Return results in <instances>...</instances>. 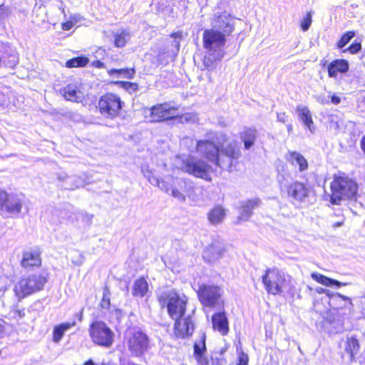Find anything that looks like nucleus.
Masks as SVG:
<instances>
[{"label":"nucleus","instance_id":"obj_34","mask_svg":"<svg viewBox=\"0 0 365 365\" xmlns=\"http://www.w3.org/2000/svg\"><path fill=\"white\" fill-rule=\"evenodd\" d=\"M225 215L226 213L224 208L218 205L215 207L209 212L207 217L212 224L217 225L222 222L225 217Z\"/></svg>","mask_w":365,"mask_h":365},{"label":"nucleus","instance_id":"obj_46","mask_svg":"<svg viewBox=\"0 0 365 365\" xmlns=\"http://www.w3.org/2000/svg\"><path fill=\"white\" fill-rule=\"evenodd\" d=\"M316 292L319 294H322V293L326 294V297L324 299H323L326 302L327 301V299H329V297H330V295L331 294V292H332L330 290L326 289L322 287L316 288Z\"/></svg>","mask_w":365,"mask_h":365},{"label":"nucleus","instance_id":"obj_19","mask_svg":"<svg viewBox=\"0 0 365 365\" xmlns=\"http://www.w3.org/2000/svg\"><path fill=\"white\" fill-rule=\"evenodd\" d=\"M287 192L292 199L302 202L308 197L309 189L305 184L296 181L289 185Z\"/></svg>","mask_w":365,"mask_h":365},{"label":"nucleus","instance_id":"obj_57","mask_svg":"<svg viewBox=\"0 0 365 365\" xmlns=\"http://www.w3.org/2000/svg\"><path fill=\"white\" fill-rule=\"evenodd\" d=\"M59 9H61V12L64 14V16H66L64 7L61 6Z\"/></svg>","mask_w":365,"mask_h":365},{"label":"nucleus","instance_id":"obj_28","mask_svg":"<svg viewBox=\"0 0 365 365\" xmlns=\"http://www.w3.org/2000/svg\"><path fill=\"white\" fill-rule=\"evenodd\" d=\"M292 165L299 167L300 172L304 171L308 168V163L305 158L299 153L296 151L289 152L288 156L287 157Z\"/></svg>","mask_w":365,"mask_h":365},{"label":"nucleus","instance_id":"obj_51","mask_svg":"<svg viewBox=\"0 0 365 365\" xmlns=\"http://www.w3.org/2000/svg\"><path fill=\"white\" fill-rule=\"evenodd\" d=\"M331 103L334 105H338L341 103V98L339 96L332 95L331 97Z\"/></svg>","mask_w":365,"mask_h":365},{"label":"nucleus","instance_id":"obj_56","mask_svg":"<svg viewBox=\"0 0 365 365\" xmlns=\"http://www.w3.org/2000/svg\"><path fill=\"white\" fill-rule=\"evenodd\" d=\"M281 178L282 176H278V181L279 182L280 185L282 186V185H284L283 182L281 180Z\"/></svg>","mask_w":365,"mask_h":365},{"label":"nucleus","instance_id":"obj_52","mask_svg":"<svg viewBox=\"0 0 365 365\" xmlns=\"http://www.w3.org/2000/svg\"><path fill=\"white\" fill-rule=\"evenodd\" d=\"M191 117L190 114H185L180 116V122L189 121Z\"/></svg>","mask_w":365,"mask_h":365},{"label":"nucleus","instance_id":"obj_53","mask_svg":"<svg viewBox=\"0 0 365 365\" xmlns=\"http://www.w3.org/2000/svg\"><path fill=\"white\" fill-rule=\"evenodd\" d=\"M94 65L96 68H103L104 67V63L100 61H97L96 62H94Z\"/></svg>","mask_w":365,"mask_h":365},{"label":"nucleus","instance_id":"obj_48","mask_svg":"<svg viewBox=\"0 0 365 365\" xmlns=\"http://www.w3.org/2000/svg\"><path fill=\"white\" fill-rule=\"evenodd\" d=\"M74 26L73 21H67L61 24V29L63 31H68Z\"/></svg>","mask_w":365,"mask_h":365},{"label":"nucleus","instance_id":"obj_3","mask_svg":"<svg viewBox=\"0 0 365 365\" xmlns=\"http://www.w3.org/2000/svg\"><path fill=\"white\" fill-rule=\"evenodd\" d=\"M162 307H166L172 319H178L185 315L187 299L185 294H180L175 290L162 292L158 297Z\"/></svg>","mask_w":365,"mask_h":365},{"label":"nucleus","instance_id":"obj_35","mask_svg":"<svg viewBox=\"0 0 365 365\" xmlns=\"http://www.w3.org/2000/svg\"><path fill=\"white\" fill-rule=\"evenodd\" d=\"M142 173L151 185L158 186L161 190L168 192V188L165 187V182L164 180H160L157 177L153 175L151 171L148 168L143 167Z\"/></svg>","mask_w":365,"mask_h":365},{"label":"nucleus","instance_id":"obj_36","mask_svg":"<svg viewBox=\"0 0 365 365\" xmlns=\"http://www.w3.org/2000/svg\"><path fill=\"white\" fill-rule=\"evenodd\" d=\"M114 44L118 48L124 47L130 38V34L126 30H120L113 34Z\"/></svg>","mask_w":365,"mask_h":365},{"label":"nucleus","instance_id":"obj_58","mask_svg":"<svg viewBox=\"0 0 365 365\" xmlns=\"http://www.w3.org/2000/svg\"><path fill=\"white\" fill-rule=\"evenodd\" d=\"M2 329H3V327L1 324H0V332L2 331Z\"/></svg>","mask_w":365,"mask_h":365},{"label":"nucleus","instance_id":"obj_14","mask_svg":"<svg viewBox=\"0 0 365 365\" xmlns=\"http://www.w3.org/2000/svg\"><path fill=\"white\" fill-rule=\"evenodd\" d=\"M150 121L160 122L179 116L178 108L168 103L159 104L150 110Z\"/></svg>","mask_w":365,"mask_h":365},{"label":"nucleus","instance_id":"obj_49","mask_svg":"<svg viewBox=\"0 0 365 365\" xmlns=\"http://www.w3.org/2000/svg\"><path fill=\"white\" fill-rule=\"evenodd\" d=\"M277 120L281 123H285L287 120V115L285 113H277Z\"/></svg>","mask_w":365,"mask_h":365},{"label":"nucleus","instance_id":"obj_20","mask_svg":"<svg viewBox=\"0 0 365 365\" xmlns=\"http://www.w3.org/2000/svg\"><path fill=\"white\" fill-rule=\"evenodd\" d=\"M60 93L67 101L73 102H81L83 98V94L81 87L76 83H71L60 90Z\"/></svg>","mask_w":365,"mask_h":365},{"label":"nucleus","instance_id":"obj_54","mask_svg":"<svg viewBox=\"0 0 365 365\" xmlns=\"http://www.w3.org/2000/svg\"><path fill=\"white\" fill-rule=\"evenodd\" d=\"M361 148L364 153H365V135L361 140Z\"/></svg>","mask_w":365,"mask_h":365},{"label":"nucleus","instance_id":"obj_43","mask_svg":"<svg viewBox=\"0 0 365 365\" xmlns=\"http://www.w3.org/2000/svg\"><path fill=\"white\" fill-rule=\"evenodd\" d=\"M361 48V43L359 42H354L348 48L344 49L342 51L343 53L349 51L351 53L354 54L356 53L358 51H359Z\"/></svg>","mask_w":365,"mask_h":365},{"label":"nucleus","instance_id":"obj_22","mask_svg":"<svg viewBox=\"0 0 365 365\" xmlns=\"http://www.w3.org/2000/svg\"><path fill=\"white\" fill-rule=\"evenodd\" d=\"M224 252L225 249L222 245L213 244L203 251L202 257L207 262L214 263L223 256Z\"/></svg>","mask_w":365,"mask_h":365},{"label":"nucleus","instance_id":"obj_26","mask_svg":"<svg viewBox=\"0 0 365 365\" xmlns=\"http://www.w3.org/2000/svg\"><path fill=\"white\" fill-rule=\"evenodd\" d=\"M58 179L63 182V187L67 190H74L85 185V180L77 175L68 176L66 175H59Z\"/></svg>","mask_w":365,"mask_h":365},{"label":"nucleus","instance_id":"obj_21","mask_svg":"<svg viewBox=\"0 0 365 365\" xmlns=\"http://www.w3.org/2000/svg\"><path fill=\"white\" fill-rule=\"evenodd\" d=\"M329 307L334 309L347 308L350 309L352 307L351 299L339 293L331 292V294L327 301Z\"/></svg>","mask_w":365,"mask_h":365},{"label":"nucleus","instance_id":"obj_23","mask_svg":"<svg viewBox=\"0 0 365 365\" xmlns=\"http://www.w3.org/2000/svg\"><path fill=\"white\" fill-rule=\"evenodd\" d=\"M297 112L299 120L302 122L303 125L310 131L311 133L315 132V127L312 120L311 111L308 107L299 105L297 107Z\"/></svg>","mask_w":365,"mask_h":365},{"label":"nucleus","instance_id":"obj_33","mask_svg":"<svg viewBox=\"0 0 365 365\" xmlns=\"http://www.w3.org/2000/svg\"><path fill=\"white\" fill-rule=\"evenodd\" d=\"M311 277L314 280L327 287L336 286L339 287L347 284L346 283H341L336 279L327 277L317 272L312 273Z\"/></svg>","mask_w":365,"mask_h":365},{"label":"nucleus","instance_id":"obj_11","mask_svg":"<svg viewBox=\"0 0 365 365\" xmlns=\"http://www.w3.org/2000/svg\"><path fill=\"white\" fill-rule=\"evenodd\" d=\"M197 295L203 306L215 307L220 304L222 290L217 286L202 284L199 286Z\"/></svg>","mask_w":365,"mask_h":365},{"label":"nucleus","instance_id":"obj_24","mask_svg":"<svg viewBox=\"0 0 365 365\" xmlns=\"http://www.w3.org/2000/svg\"><path fill=\"white\" fill-rule=\"evenodd\" d=\"M41 264L40 254L37 250H29L23 253L21 264L24 268L38 267Z\"/></svg>","mask_w":365,"mask_h":365},{"label":"nucleus","instance_id":"obj_45","mask_svg":"<svg viewBox=\"0 0 365 365\" xmlns=\"http://www.w3.org/2000/svg\"><path fill=\"white\" fill-rule=\"evenodd\" d=\"M248 361L249 358L247 354L242 351L239 354L237 365H247Z\"/></svg>","mask_w":365,"mask_h":365},{"label":"nucleus","instance_id":"obj_17","mask_svg":"<svg viewBox=\"0 0 365 365\" xmlns=\"http://www.w3.org/2000/svg\"><path fill=\"white\" fill-rule=\"evenodd\" d=\"M173 319L175 321L174 332L176 337L184 339L192 334L195 325L191 315Z\"/></svg>","mask_w":365,"mask_h":365},{"label":"nucleus","instance_id":"obj_9","mask_svg":"<svg viewBox=\"0 0 365 365\" xmlns=\"http://www.w3.org/2000/svg\"><path fill=\"white\" fill-rule=\"evenodd\" d=\"M122 104L123 102L118 96L108 93L101 97L98 101V108L103 115L113 118L119 114Z\"/></svg>","mask_w":365,"mask_h":365},{"label":"nucleus","instance_id":"obj_15","mask_svg":"<svg viewBox=\"0 0 365 365\" xmlns=\"http://www.w3.org/2000/svg\"><path fill=\"white\" fill-rule=\"evenodd\" d=\"M165 187L168 188V191L171 190L172 196L180 202H184L185 197L190 196L193 189L192 182L182 178H173V185L168 186L165 182Z\"/></svg>","mask_w":365,"mask_h":365},{"label":"nucleus","instance_id":"obj_2","mask_svg":"<svg viewBox=\"0 0 365 365\" xmlns=\"http://www.w3.org/2000/svg\"><path fill=\"white\" fill-rule=\"evenodd\" d=\"M330 202L339 205L342 200H355L358 192V184L344 173L334 174L330 185Z\"/></svg>","mask_w":365,"mask_h":365},{"label":"nucleus","instance_id":"obj_18","mask_svg":"<svg viewBox=\"0 0 365 365\" xmlns=\"http://www.w3.org/2000/svg\"><path fill=\"white\" fill-rule=\"evenodd\" d=\"M206 336L202 333L200 339L194 344V357L198 365H210V360L206 355Z\"/></svg>","mask_w":365,"mask_h":365},{"label":"nucleus","instance_id":"obj_7","mask_svg":"<svg viewBox=\"0 0 365 365\" xmlns=\"http://www.w3.org/2000/svg\"><path fill=\"white\" fill-rule=\"evenodd\" d=\"M89 334L92 341L100 346L109 348L113 343L114 333L103 322H93L90 326Z\"/></svg>","mask_w":365,"mask_h":365},{"label":"nucleus","instance_id":"obj_37","mask_svg":"<svg viewBox=\"0 0 365 365\" xmlns=\"http://www.w3.org/2000/svg\"><path fill=\"white\" fill-rule=\"evenodd\" d=\"M359 349V344L358 340L354 336L348 338L346 342L345 350L347 353L350 354L351 358L358 352Z\"/></svg>","mask_w":365,"mask_h":365},{"label":"nucleus","instance_id":"obj_55","mask_svg":"<svg viewBox=\"0 0 365 365\" xmlns=\"http://www.w3.org/2000/svg\"><path fill=\"white\" fill-rule=\"evenodd\" d=\"M287 128L289 133H291L292 130V125L288 124L287 125Z\"/></svg>","mask_w":365,"mask_h":365},{"label":"nucleus","instance_id":"obj_32","mask_svg":"<svg viewBox=\"0 0 365 365\" xmlns=\"http://www.w3.org/2000/svg\"><path fill=\"white\" fill-rule=\"evenodd\" d=\"M148 290V283L144 278L141 277L134 282L132 294L135 297H143L147 294Z\"/></svg>","mask_w":365,"mask_h":365},{"label":"nucleus","instance_id":"obj_50","mask_svg":"<svg viewBox=\"0 0 365 365\" xmlns=\"http://www.w3.org/2000/svg\"><path fill=\"white\" fill-rule=\"evenodd\" d=\"M82 19V16L79 14H73L70 17V21H73V24L75 25L78 22L81 21Z\"/></svg>","mask_w":365,"mask_h":365},{"label":"nucleus","instance_id":"obj_25","mask_svg":"<svg viewBox=\"0 0 365 365\" xmlns=\"http://www.w3.org/2000/svg\"><path fill=\"white\" fill-rule=\"evenodd\" d=\"M212 322L213 329L218 331L222 335H226L228 333V320L225 312L215 314L212 317Z\"/></svg>","mask_w":365,"mask_h":365},{"label":"nucleus","instance_id":"obj_1","mask_svg":"<svg viewBox=\"0 0 365 365\" xmlns=\"http://www.w3.org/2000/svg\"><path fill=\"white\" fill-rule=\"evenodd\" d=\"M226 37L227 36L215 29H210L204 31L202 41L205 54L203 66L207 70H214L217 63L224 57Z\"/></svg>","mask_w":365,"mask_h":365},{"label":"nucleus","instance_id":"obj_13","mask_svg":"<svg viewBox=\"0 0 365 365\" xmlns=\"http://www.w3.org/2000/svg\"><path fill=\"white\" fill-rule=\"evenodd\" d=\"M148 336L140 330L131 333L128 340V349L133 356H140L148 348Z\"/></svg>","mask_w":365,"mask_h":365},{"label":"nucleus","instance_id":"obj_44","mask_svg":"<svg viewBox=\"0 0 365 365\" xmlns=\"http://www.w3.org/2000/svg\"><path fill=\"white\" fill-rule=\"evenodd\" d=\"M116 83L120 84L126 90L136 91L138 88L137 84H135L134 83H131V82L118 81V82H116Z\"/></svg>","mask_w":365,"mask_h":365},{"label":"nucleus","instance_id":"obj_5","mask_svg":"<svg viewBox=\"0 0 365 365\" xmlns=\"http://www.w3.org/2000/svg\"><path fill=\"white\" fill-rule=\"evenodd\" d=\"M177 165L179 169L189 175L206 180H211L209 173L212 166L202 159L197 158L191 155L178 157Z\"/></svg>","mask_w":365,"mask_h":365},{"label":"nucleus","instance_id":"obj_10","mask_svg":"<svg viewBox=\"0 0 365 365\" xmlns=\"http://www.w3.org/2000/svg\"><path fill=\"white\" fill-rule=\"evenodd\" d=\"M262 282L269 294H277L282 292L285 275L277 269H268L262 277Z\"/></svg>","mask_w":365,"mask_h":365},{"label":"nucleus","instance_id":"obj_30","mask_svg":"<svg viewBox=\"0 0 365 365\" xmlns=\"http://www.w3.org/2000/svg\"><path fill=\"white\" fill-rule=\"evenodd\" d=\"M76 326V321L61 323L54 327L53 330V341L58 343L68 330Z\"/></svg>","mask_w":365,"mask_h":365},{"label":"nucleus","instance_id":"obj_27","mask_svg":"<svg viewBox=\"0 0 365 365\" xmlns=\"http://www.w3.org/2000/svg\"><path fill=\"white\" fill-rule=\"evenodd\" d=\"M261 203L258 198L249 200L241 206L240 211V219L247 220L252 214V210L258 207Z\"/></svg>","mask_w":365,"mask_h":365},{"label":"nucleus","instance_id":"obj_38","mask_svg":"<svg viewBox=\"0 0 365 365\" xmlns=\"http://www.w3.org/2000/svg\"><path fill=\"white\" fill-rule=\"evenodd\" d=\"M109 75L116 74L118 77L123 76L130 79L133 78L135 76L134 68L110 69L108 71Z\"/></svg>","mask_w":365,"mask_h":365},{"label":"nucleus","instance_id":"obj_40","mask_svg":"<svg viewBox=\"0 0 365 365\" xmlns=\"http://www.w3.org/2000/svg\"><path fill=\"white\" fill-rule=\"evenodd\" d=\"M355 36L354 31H348L344 34L337 43L339 48H343Z\"/></svg>","mask_w":365,"mask_h":365},{"label":"nucleus","instance_id":"obj_42","mask_svg":"<svg viewBox=\"0 0 365 365\" xmlns=\"http://www.w3.org/2000/svg\"><path fill=\"white\" fill-rule=\"evenodd\" d=\"M101 306L103 309H109L110 307L109 293L106 289H104L103 299L101 302Z\"/></svg>","mask_w":365,"mask_h":365},{"label":"nucleus","instance_id":"obj_8","mask_svg":"<svg viewBox=\"0 0 365 365\" xmlns=\"http://www.w3.org/2000/svg\"><path fill=\"white\" fill-rule=\"evenodd\" d=\"M24 200L16 194H8L0 190V211L5 217L19 215L21 212Z\"/></svg>","mask_w":365,"mask_h":365},{"label":"nucleus","instance_id":"obj_29","mask_svg":"<svg viewBox=\"0 0 365 365\" xmlns=\"http://www.w3.org/2000/svg\"><path fill=\"white\" fill-rule=\"evenodd\" d=\"M349 70V63L346 60H335L328 66L329 77L336 76L337 73H346Z\"/></svg>","mask_w":365,"mask_h":365},{"label":"nucleus","instance_id":"obj_6","mask_svg":"<svg viewBox=\"0 0 365 365\" xmlns=\"http://www.w3.org/2000/svg\"><path fill=\"white\" fill-rule=\"evenodd\" d=\"M48 279L43 274H33L24 277L15 285L14 292L19 300L43 289Z\"/></svg>","mask_w":365,"mask_h":365},{"label":"nucleus","instance_id":"obj_47","mask_svg":"<svg viewBox=\"0 0 365 365\" xmlns=\"http://www.w3.org/2000/svg\"><path fill=\"white\" fill-rule=\"evenodd\" d=\"M9 16V9L3 5L0 6V19L4 20Z\"/></svg>","mask_w":365,"mask_h":365},{"label":"nucleus","instance_id":"obj_12","mask_svg":"<svg viewBox=\"0 0 365 365\" xmlns=\"http://www.w3.org/2000/svg\"><path fill=\"white\" fill-rule=\"evenodd\" d=\"M223 141L220 145V155L218 167L224 170H230L233 160H236L241 156L240 149L235 143H230L223 145Z\"/></svg>","mask_w":365,"mask_h":365},{"label":"nucleus","instance_id":"obj_16","mask_svg":"<svg viewBox=\"0 0 365 365\" xmlns=\"http://www.w3.org/2000/svg\"><path fill=\"white\" fill-rule=\"evenodd\" d=\"M235 19L230 14L223 12L215 15L212 21V29L228 36L235 29Z\"/></svg>","mask_w":365,"mask_h":365},{"label":"nucleus","instance_id":"obj_41","mask_svg":"<svg viewBox=\"0 0 365 365\" xmlns=\"http://www.w3.org/2000/svg\"><path fill=\"white\" fill-rule=\"evenodd\" d=\"M312 15L311 12H308L301 21V28L304 31L309 29L312 24Z\"/></svg>","mask_w":365,"mask_h":365},{"label":"nucleus","instance_id":"obj_31","mask_svg":"<svg viewBox=\"0 0 365 365\" xmlns=\"http://www.w3.org/2000/svg\"><path fill=\"white\" fill-rule=\"evenodd\" d=\"M257 133L255 129L252 128H245V130L240 133V139L244 143V148L246 150H249L255 144L257 139Z\"/></svg>","mask_w":365,"mask_h":365},{"label":"nucleus","instance_id":"obj_4","mask_svg":"<svg viewBox=\"0 0 365 365\" xmlns=\"http://www.w3.org/2000/svg\"><path fill=\"white\" fill-rule=\"evenodd\" d=\"M226 135L223 133H212L206 140H200L197 142L196 150L200 155L213 163L216 166L219 164L220 145L221 141L226 140Z\"/></svg>","mask_w":365,"mask_h":365},{"label":"nucleus","instance_id":"obj_39","mask_svg":"<svg viewBox=\"0 0 365 365\" xmlns=\"http://www.w3.org/2000/svg\"><path fill=\"white\" fill-rule=\"evenodd\" d=\"M88 63V59L86 57L79 56L73 58L66 61V66L68 68L81 67L85 66Z\"/></svg>","mask_w":365,"mask_h":365}]
</instances>
